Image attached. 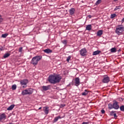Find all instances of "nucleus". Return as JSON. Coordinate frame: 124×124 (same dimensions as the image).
I'll return each instance as SVG.
<instances>
[{
	"mask_svg": "<svg viewBox=\"0 0 124 124\" xmlns=\"http://www.w3.org/2000/svg\"><path fill=\"white\" fill-rule=\"evenodd\" d=\"M111 53H116L117 52V49H116V47H112L110 49Z\"/></svg>",
	"mask_w": 124,
	"mask_h": 124,
	"instance_id": "nucleus-20",
	"label": "nucleus"
},
{
	"mask_svg": "<svg viewBox=\"0 0 124 124\" xmlns=\"http://www.w3.org/2000/svg\"><path fill=\"white\" fill-rule=\"evenodd\" d=\"M86 31H91L92 30V25L89 24L86 26Z\"/></svg>",
	"mask_w": 124,
	"mask_h": 124,
	"instance_id": "nucleus-18",
	"label": "nucleus"
},
{
	"mask_svg": "<svg viewBox=\"0 0 124 124\" xmlns=\"http://www.w3.org/2000/svg\"><path fill=\"white\" fill-rule=\"evenodd\" d=\"M103 34V31L102 30H99L97 32V36H101V35Z\"/></svg>",
	"mask_w": 124,
	"mask_h": 124,
	"instance_id": "nucleus-14",
	"label": "nucleus"
},
{
	"mask_svg": "<svg viewBox=\"0 0 124 124\" xmlns=\"http://www.w3.org/2000/svg\"><path fill=\"white\" fill-rule=\"evenodd\" d=\"M80 55L81 57H86L87 56V49L86 48H83L79 51Z\"/></svg>",
	"mask_w": 124,
	"mask_h": 124,
	"instance_id": "nucleus-5",
	"label": "nucleus"
},
{
	"mask_svg": "<svg viewBox=\"0 0 124 124\" xmlns=\"http://www.w3.org/2000/svg\"><path fill=\"white\" fill-rule=\"evenodd\" d=\"M65 106V104H62L60 105V107L61 108H63V107H64Z\"/></svg>",
	"mask_w": 124,
	"mask_h": 124,
	"instance_id": "nucleus-34",
	"label": "nucleus"
},
{
	"mask_svg": "<svg viewBox=\"0 0 124 124\" xmlns=\"http://www.w3.org/2000/svg\"><path fill=\"white\" fill-rule=\"evenodd\" d=\"M42 60V56L41 55L36 56L32 58L31 61V63L33 64V65L35 66V65H37V64L38 63V62H39V61H41Z\"/></svg>",
	"mask_w": 124,
	"mask_h": 124,
	"instance_id": "nucleus-2",
	"label": "nucleus"
},
{
	"mask_svg": "<svg viewBox=\"0 0 124 124\" xmlns=\"http://www.w3.org/2000/svg\"><path fill=\"white\" fill-rule=\"evenodd\" d=\"M22 87H23V88H26V86H23Z\"/></svg>",
	"mask_w": 124,
	"mask_h": 124,
	"instance_id": "nucleus-42",
	"label": "nucleus"
},
{
	"mask_svg": "<svg viewBox=\"0 0 124 124\" xmlns=\"http://www.w3.org/2000/svg\"><path fill=\"white\" fill-rule=\"evenodd\" d=\"M117 0H114V1H117Z\"/></svg>",
	"mask_w": 124,
	"mask_h": 124,
	"instance_id": "nucleus-43",
	"label": "nucleus"
},
{
	"mask_svg": "<svg viewBox=\"0 0 124 124\" xmlns=\"http://www.w3.org/2000/svg\"><path fill=\"white\" fill-rule=\"evenodd\" d=\"M121 21H122V23H124V17L122 19Z\"/></svg>",
	"mask_w": 124,
	"mask_h": 124,
	"instance_id": "nucleus-40",
	"label": "nucleus"
},
{
	"mask_svg": "<svg viewBox=\"0 0 124 124\" xmlns=\"http://www.w3.org/2000/svg\"><path fill=\"white\" fill-rule=\"evenodd\" d=\"M8 33H5V34H2L1 37H2L3 38H6V37H7V36H8Z\"/></svg>",
	"mask_w": 124,
	"mask_h": 124,
	"instance_id": "nucleus-23",
	"label": "nucleus"
},
{
	"mask_svg": "<svg viewBox=\"0 0 124 124\" xmlns=\"http://www.w3.org/2000/svg\"><path fill=\"white\" fill-rule=\"evenodd\" d=\"M69 12L70 13V15H74L75 13V9L74 8H71L69 10Z\"/></svg>",
	"mask_w": 124,
	"mask_h": 124,
	"instance_id": "nucleus-11",
	"label": "nucleus"
},
{
	"mask_svg": "<svg viewBox=\"0 0 124 124\" xmlns=\"http://www.w3.org/2000/svg\"><path fill=\"white\" fill-rule=\"evenodd\" d=\"M101 51L100 50H96L93 52V56H96V55H99V53H101Z\"/></svg>",
	"mask_w": 124,
	"mask_h": 124,
	"instance_id": "nucleus-15",
	"label": "nucleus"
},
{
	"mask_svg": "<svg viewBox=\"0 0 124 124\" xmlns=\"http://www.w3.org/2000/svg\"><path fill=\"white\" fill-rule=\"evenodd\" d=\"M116 16H117V15H116V14H112L111 15L110 18L111 19H113V18H115Z\"/></svg>",
	"mask_w": 124,
	"mask_h": 124,
	"instance_id": "nucleus-26",
	"label": "nucleus"
},
{
	"mask_svg": "<svg viewBox=\"0 0 124 124\" xmlns=\"http://www.w3.org/2000/svg\"><path fill=\"white\" fill-rule=\"evenodd\" d=\"M119 108L120 109V111L122 112H124V105L121 106Z\"/></svg>",
	"mask_w": 124,
	"mask_h": 124,
	"instance_id": "nucleus-22",
	"label": "nucleus"
},
{
	"mask_svg": "<svg viewBox=\"0 0 124 124\" xmlns=\"http://www.w3.org/2000/svg\"><path fill=\"white\" fill-rule=\"evenodd\" d=\"M9 56H10V54L6 53L4 55L3 58H4V59H6V58H8V57H9Z\"/></svg>",
	"mask_w": 124,
	"mask_h": 124,
	"instance_id": "nucleus-21",
	"label": "nucleus"
},
{
	"mask_svg": "<svg viewBox=\"0 0 124 124\" xmlns=\"http://www.w3.org/2000/svg\"><path fill=\"white\" fill-rule=\"evenodd\" d=\"M62 42L64 45H66V44H67V41L66 40H63V41H62Z\"/></svg>",
	"mask_w": 124,
	"mask_h": 124,
	"instance_id": "nucleus-25",
	"label": "nucleus"
},
{
	"mask_svg": "<svg viewBox=\"0 0 124 124\" xmlns=\"http://www.w3.org/2000/svg\"><path fill=\"white\" fill-rule=\"evenodd\" d=\"M89 122H84L82 123V124H89Z\"/></svg>",
	"mask_w": 124,
	"mask_h": 124,
	"instance_id": "nucleus-37",
	"label": "nucleus"
},
{
	"mask_svg": "<svg viewBox=\"0 0 124 124\" xmlns=\"http://www.w3.org/2000/svg\"><path fill=\"white\" fill-rule=\"evenodd\" d=\"M12 90H16L17 88V86L16 85V84L13 85L12 86Z\"/></svg>",
	"mask_w": 124,
	"mask_h": 124,
	"instance_id": "nucleus-27",
	"label": "nucleus"
},
{
	"mask_svg": "<svg viewBox=\"0 0 124 124\" xmlns=\"http://www.w3.org/2000/svg\"><path fill=\"white\" fill-rule=\"evenodd\" d=\"M32 93H33V89L28 88L22 91L21 94H22V95H27V94H31Z\"/></svg>",
	"mask_w": 124,
	"mask_h": 124,
	"instance_id": "nucleus-4",
	"label": "nucleus"
},
{
	"mask_svg": "<svg viewBox=\"0 0 124 124\" xmlns=\"http://www.w3.org/2000/svg\"><path fill=\"white\" fill-rule=\"evenodd\" d=\"M88 17L91 19V18H92V16L91 15H89L88 16Z\"/></svg>",
	"mask_w": 124,
	"mask_h": 124,
	"instance_id": "nucleus-39",
	"label": "nucleus"
},
{
	"mask_svg": "<svg viewBox=\"0 0 124 124\" xmlns=\"http://www.w3.org/2000/svg\"><path fill=\"white\" fill-rule=\"evenodd\" d=\"M42 107L39 108V110L41 109H42Z\"/></svg>",
	"mask_w": 124,
	"mask_h": 124,
	"instance_id": "nucleus-41",
	"label": "nucleus"
},
{
	"mask_svg": "<svg viewBox=\"0 0 124 124\" xmlns=\"http://www.w3.org/2000/svg\"><path fill=\"white\" fill-rule=\"evenodd\" d=\"M113 109L115 110H118L120 108V106H119V104L118 102L116 101H114L113 103Z\"/></svg>",
	"mask_w": 124,
	"mask_h": 124,
	"instance_id": "nucleus-8",
	"label": "nucleus"
},
{
	"mask_svg": "<svg viewBox=\"0 0 124 124\" xmlns=\"http://www.w3.org/2000/svg\"><path fill=\"white\" fill-rule=\"evenodd\" d=\"M44 52L46 54H51V53H53V51L49 48L44 50Z\"/></svg>",
	"mask_w": 124,
	"mask_h": 124,
	"instance_id": "nucleus-13",
	"label": "nucleus"
},
{
	"mask_svg": "<svg viewBox=\"0 0 124 124\" xmlns=\"http://www.w3.org/2000/svg\"><path fill=\"white\" fill-rule=\"evenodd\" d=\"M113 116H114V119H117L118 118V116H117V114L116 113V112L115 113Z\"/></svg>",
	"mask_w": 124,
	"mask_h": 124,
	"instance_id": "nucleus-35",
	"label": "nucleus"
},
{
	"mask_svg": "<svg viewBox=\"0 0 124 124\" xmlns=\"http://www.w3.org/2000/svg\"><path fill=\"white\" fill-rule=\"evenodd\" d=\"M102 83L107 84V83H109V82H110V78H109L107 75H105L104 76V78L102 79Z\"/></svg>",
	"mask_w": 124,
	"mask_h": 124,
	"instance_id": "nucleus-6",
	"label": "nucleus"
},
{
	"mask_svg": "<svg viewBox=\"0 0 124 124\" xmlns=\"http://www.w3.org/2000/svg\"><path fill=\"white\" fill-rule=\"evenodd\" d=\"M50 87H51V86L50 85L43 86L42 89L43 91H48V90H50Z\"/></svg>",
	"mask_w": 124,
	"mask_h": 124,
	"instance_id": "nucleus-12",
	"label": "nucleus"
},
{
	"mask_svg": "<svg viewBox=\"0 0 124 124\" xmlns=\"http://www.w3.org/2000/svg\"><path fill=\"white\" fill-rule=\"evenodd\" d=\"M6 119V115H5V113H3L0 115V122L1 123H3V122L5 121Z\"/></svg>",
	"mask_w": 124,
	"mask_h": 124,
	"instance_id": "nucleus-7",
	"label": "nucleus"
},
{
	"mask_svg": "<svg viewBox=\"0 0 124 124\" xmlns=\"http://www.w3.org/2000/svg\"><path fill=\"white\" fill-rule=\"evenodd\" d=\"M80 78H75V86L78 87L80 85Z\"/></svg>",
	"mask_w": 124,
	"mask_h": 124,
	"instance_id": "nucleus-10",
	"label": "nucleus"
},
{
	"mask_svg": "<svg viewBox=\"0 0 124 124\" xmlns=\"http://www.w3.org/2000/svg\"><path fill=\"white\" fill-rule=\"evenodd\" d=\"M35 1L36 0H35Z\"/></svg>",
	"mask_w": 124,
	"mask_h": 124,
	"instance_id": "nucleus-44",
	"label": "nucleus"
},
{
	"mask_svg": "<svg viewBox=\"0 0 124 124\" xmlns=\"http://www.w3.org/2000/svg\"><path fill=\"white\" fill-rule=\"evenodd\" d=\"M100 2H101V0H98L95 3L96 5H98Z\"/></svg>",
	"mask_w": 124,
	"mask_h": 124,
	"instance_id": "nucleus-30",
	"label": "nucleus"
},
{
	"mask_svg": "<svg viewBox=\"0 0 124 124\" xmlns=\"http://www.w3.org/2000/svg\"><path fill=\"white\" fill-rule=\"evenodd\" d=\"M88 94V93L87 92H83L82 93V95H87Z\"/></svg>",
	"mask_w": 124,
	"mask_h": 124,
	"instance_id": "nucleus-33",
	"label": "nucleus"
},
{
	"mask_svg": "<svg viewBox=\"0 0 124 124\" xmlns=\"http://www.w3.org/2000/svg\"><path fill=\"white\" fill-rule=\"evenodd\" d=\"M70 59H71V56H69L67 58V62H69V61H70Z\"/></svg>",
	"mask_w": 124,
	"mask_h": 124,
	"instance_id": "nucleus-32",
	"label": "nucleus"
},
{
	"mask_svg": "<svg viewBox=\"0 0 124 124\" xmlns=\"http://www.w3.org/2000/svg\"><path fill=\"white\" fill-rule=\"evenodd\" d=\"M116 113V111L112 110L110 112V116H114Z\"/></svg>",
	"mask_w": 124,
	"mask_h": 124,
	"instance_id": "nucleus-24",
	"label": "nucleus"
},
{
	"mask_svg": "<svg viewBox=\"0 0 124 124\" xmlns=\"http://www.w3.org/2000/svg\"><path fill=\"white\" fill-rule=\"evenodd\" d=\"M60 119H62V117H61L60 116L55 117L53 120V123H57V121H59V120H60Z\"/></svg>",
	"mask_w": 124,
	"mask_h": 124,
	"instance_id": "nucleus-16",
	"label": "nucleus"
},
{
	"mask_svg": "<svg viewBox=\"0 0 124 124\" xmlns=\"http://www.w3.org/2000/svg\"><path fill=\"white\" fill-rule=\"evenodd\" d=\"M124 27H122V25H118L116 28L115 32L118 35H121L124 34Z\"/></svg>",
	"mask_w": 124,
	"mask_h": 124,
	"instance_id": "nucleus-3",
	"label": "nucleus"
},
{
	"mask_svg": "<svg viewBox=\"0 0 124 124\" xmlns=\"http://www.w3.org/2000/svg\"><path fill=\"white\" fill-rule=\"evenodd\" d=\"M44 108H45V109L44 110L45 113L46 114V115H48V114L49 113V108L45 107Z\"/></svg>",
	"mask_w": 124,
	"mask_h": 124,
	"instance_id": "nucleus-17",
	"label": "nucleus"
},
{
	"mask_svg": "<svg viewBox=\"0 0 124 124\" xmlns=\"http://www.w3.org/2000/svg\"><path fill=\"white\" fill-rule=\"evenodd\" d=\"M15 107V105H12L7 109V110H8V111H11Z\"/></svg>",
	"mask_w": 124,
	"mask_h": 124,
	"instance_id": "nucleus-19",
	"label": "nucleus"
},
{
	"mask_svg": "<svg viewBox=\"0 0 124 124\" xmlns=\"http://www.w3.org/2000/svg\"><path fill=\"white\" fill-rule=\"evenodd\" d=\"M121 8V6H116L115 8L114 9V11H116V10H118V9H120Z\"/></svg>",
	"mask_w": 124,
	"mask_h": 124,
	"instance_id": "nucleus-29",
	"label": "nucleus"
},
{
	"mask_svg": "<svg viewBox=\"0 0 124 124\" xmlns=\"http://www.w3.org/2000/svg\"><path fill=\"white\" fill-rule=\"evenodd\" d=\"M62 80V77L58 75H50L48 78V81L50 84H57V83H60Z\"/></svg>",
	"mask_w": 124,
	"mask_h": 124,
	"instance_id": "nucleus-1",
	"label": "nucleus"
},
{
	"mask_svg": "<svg viewBox=\"0 0 124 124\" xmlns=\"http://www.w3.org/2000/svg\"><path fill=\"white\" fill-rule=\"evenodd\" d=\"M0 51H3V47H0Z\"/></svg>",
	"mask_w": 124,
	"mask_h": 124,
	"instance_id": "nucleus-38",
	"label": "nucleus"
},
{
	"mask_svg": "<svg viewBox=\"0 0 124 124\" xmlns=\"http://www.w3.org/2000/svg\"><path fill=\"white\" fill-rule=\"evenodd\" d=\"M108 108L109 109H114V107L113 104L108 105Z\"/></svg>",
	"mask_w": 124,
	"mask_h": 124,
	"instance_id": "nucleus-28",
	"label": "nucleus"
},
{
	"mask_svg": "<svg viewBox=\"0 0 124 124\" xmlns=\"http://www.w3.org/2000/svg\"><path fill=\"white\" fill-rule=\"evenodd\" d=\"M20 85L21 86H27V84L29 83V80L28 79H23L20 81Z\"/></svg>",
	"mask_w": 124,
	"mask_h": 124,
	"instance_id": "nucleus-9",
	"label": "nucleus"
},
{
	"mask_svg": "<svg viewBox=\"0 0 124 124\" xmlns=\"http://www.w3.org/2000/svg\"><path fill=\"white\" fill-rule=\"evenodd\" d=\"M101 112L102 114H104L105 113V110L103 109L101 110Z\"/></svg>",
	"mask_w": 124,
	"mask_h": 124,
	"instance_id": "nucleus-36",
	"label": "nucleus"
},
{
	"mask_svg": "<svg viewBox=\"0 0 124 124\" xmlns=\"http://www.w3.org/2000/svg\"><path fill=\"white\" fill-rule=\"evenodd\" d=\"M18 51L19 53H22V52H23V47H19Z\"/></svg>",
	"mask_w": 124,
	"mask_h": 124,
	"instance_id": "nucleus-31",
	"label": "nucleus"
}]
</instances>
